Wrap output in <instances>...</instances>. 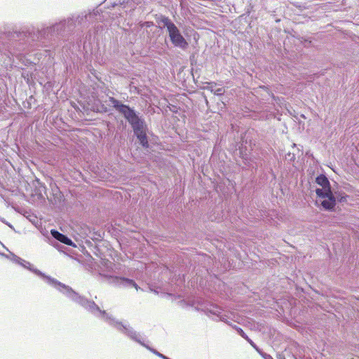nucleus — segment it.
Masks as SVG:
<instances>
[{"mask_svg": "<svg viewBox=\"0 0 359 359\" xmlns=\"http://www.w3.org/2000/svg\"><path fill=\"white\" fill-rule=\"evenodd\" d=\"M95 12L73 13L58 19L41 29L34 27H24L4 33L5 41L0 44V52L18 55L27 49L35 47H57L66 41L82 42L81 34L87 23L97 18ZM79 46H81L79 44Z\"/></svg>", "mask_w": 359, "mask_h": 359, "instance_id": "1", "label": "nucleus"}, {"mask_svg": "<svg viewBox=\"0 0 359 359\" xmlns=\"http://www.w3.org/2000/svg\"><path fill=\"white\" fill-rule=\"evenodd\" d=\"M109 102L113 109L121 114L133 130L140 146L145 149L150 148L148 136L149 126L144 115L135 109L134 107L123 103L114 97H109Z\"/></svg>", "mask_w": 359, "mask_h": 359, "instance_id": "2", "label": "nucleus"}, {"mask_svg": "<svg viewBox=\"0 0 359 359\" xmlns=\"http://www.w3.org/2000/svg\"><path fill=\"white\" fill-rule=\"evenodd\" d=\"M315 182L320 187L315 189L317 196L315 205L320 210L335 212L338 204L347 202L348 196L342 190L332 188L325 173L319 174Z\"/></svg>", "mask_w": 359, "mask_h": 359, "instance_id": "3", "label": "nucleus"}, {"mask_svg": "<svg viewBox=\"0 0 359 359\" xmlns=\"http://www.w3.org/2000/svg\"><path fill=\"white\" fill-rule=\"evenodd\" d=\"M24 269L29 270V271L39 276L40 278L43 280L47 284L54 287L60 293L63 294L66 298L73 303L80 306L85 309L88 313H91L96 304L93 300L86 298L85 296L80 294L79 292L75 291L72 287L67 285L58 280L51 277L49 275H46L41 271L39 270L29 262L25 263Z\"/></svg>", "mask_w": 359, "mask_h": 359, "instance_id": "4", "label": "nucleus"}, {"mask_svg": "<svg viewBox=\"0 0 359 359\" xmlns=\"http://www.w3.org/2000/svg\"><path fill=\"white\" fill-rule=\"evenodd\" d=\"M90 314L95 318L104 321L110 326L116 328L118 332L146 348L148 351L160 358L162 359L163 358V354L146 344L144 342V339L142 337L141 334L135 331L128 323H123L116 319L111 314L107 313L105 310H102L97 304Z\"/></svg>", "mask_w": 359, "mask_h": 359, "instance_id": "5", "label": "nucleus"}, {"mask_svg": "<svg viewBox=\"0 0 359 359\" xmlns=\"http://www.w3.org/2000/svg\"><path fill=\"white\" fill-rule=\"evenodd\" d=\"M154 18L157 24L156 27L162 31L165 30L167 36L174 47L182 50H186L188 48V41L172 20L161 13L155 14Z\"/></svg>", "mask_w": 359, "mask_h": 359, "instance_id": "6", "label": "nucleus"}, {"mask_svg": "<svg viewBox=\"0 0 359 359\" xmlns=\"http://www.w3.org/2000/svg\"><path fill=\"white\" fill-rule=\"evenodd\" d=\"M92 12H95L97 14V19L93 18L92 20L87 23V27L85 28V29H87L90 23H93L96 21L93 26V30H89L88 33L82 39L81 43L83 45V50L86 51H87L88 48L91 47L93 42H96L97 44L99 43L103 36V32L104 30V25L100 22L102 16L100 15L99 11L93 10Z\"/></svg>", "mask_w": 359, "mask_h": 359, "instance_id": "7", "label": "nucleus"}, {"mask_svg": "<svg viewBox=\"0 0 359 359\" xmlns=\"http://www.w3.org/2000/svg\"><path fill=\"white\" fill-rule=\"evenodd\" d=\"M201 309L205 313L206 316H208L209 318H211L213 320L222 321L231 325L236 331L238 334H239L244 339L246 340L249 337L241 327L236 325H233L230 323L229 321L227 320L226 316L223 314V309L219 306L215 304H206Z\"/></svg>", "mask_w": 359, "mask_h": 359, "instance_id": "8", "label": "nucleus"}, {"mask_svg": "<svg viewBox=\"0 0 359 359\" xmlns=\"http://www.w3.org/2000/svg\"><path fill=\"white\" fill-rule=\"evenodd\" d=\"M50 233L53 239V241H50V244L58 251L68 255L67 252L65 251L67 248L62 246L61 244H65L67 246H72L74 248L76 247L74 242L70 238H69L67 235L60 233L57 229H51Z\"/></svg>", "mask_w": 359, "mask_h": 359, "instance_id": "9", "label": "nucleus"}, {"mask_svg": "<svg viewBox=\"0 0 359 359\" xmlns=\"http://www.w3.org/2000/svg\"><path fill=\"white\" fill-rule=\"evenodd\" d=\"M246 144H247L246 141L245 143L243 141V142L239 146V148H238L239 156L243 160V163L246 166H250L251 164L252 160L248 154V147L246 146Z\"/></svg>", "mask_w": 359, "mask_h": 359, "instance_id": "10", "label": "nucleus"}, {"mask_svg": "<svg viewBox=\"0 0 359 359\" xmlns=\"http://www.w3.org/2000/svg\"><path fill=\"white\" fill-rule=\"evenodd\" d=\"M116 283L126 287H135L137 290L139 287L134 280L126 277H116Z\"/></svg>", "mask_w": 359, "mask_h": 359, "instance_id": "11", "label": "nucleus"}, {"mask_svg": "<svg viewBox=\"0 0 359 359\" xmlns=\"http://www.w3.org/2000/svg\"><path fill=\"white\" fill-rule=\"evenodd\" d=\"M11 255L13 256V262L15 264H19L22 267H25V263H27V261L22 259L21 257L17 256L13 252H11Z\"/></svg>", "mask_w": 359, "mask_h": 359, "instance_id": "12", "label": "nucleus"}, {"mask_svg": "<svg viewBox=\"0 0 359 359\" xmlns=\"http://www.w3.org/2000/svg\"><path fill=\"white\" fill-rule=\"evenodd\" d=\"M97 111L101 114H105L109 111V109L104 104L100 103V104L97 107Z\"/></svg>", "mask_w": 359, "mask_h": 359, "instance_id": "13", "label": "nucleus"}, {"mask_svg": "<svg viewBox=\"0 0 359 359\" xmlns=\"http://www.w3.org/2000/svg\"><path fill=\"white\" fill-rule=\"evenodd\" d=\"M211 93L217 96H222L224 93V90L222 88H219L217 89L211 88Z\"/></svg>", "mask_w": 359, "mask_h": 359, "instance_id": "14", "label": "nucleus"}, {"mask_svg": "<svg viewBox=\"0 0 359 359\" xmlns=\"http://www.w3.org/2000/svg\"><path fill=\"white\" fill-rule=\"evenodd\" d=\"M285 159L290 162H293L295 160V155L293 153L287 152L285 154Z\"/></svg>", "mask_w": 359, "mask_h": 359, "instance_id": "15", "label": "nucleus"}, {"mask_svg": "<svg viewBox=\"0 0 359 359\" xmlns=\"http://www.w3.org/2000/svg\"><path fill=\"white\" fill-rule=\"evenodd\" d=\"M213 84L216 85V83L214 82L207 83L206 86H201V87H200V88L202 90H208L211 92V88H214L212 86Z\"/></svg>", "mask_w": 359, "mask_h": 359, "instance_id": "16", "label": "nucleus"}, {"mask_svg": "<svg viewBox=\"0 0 359 359\" xmlns=\"http://www.w3.org/2000/svg\"><path fill=\"white\" fill-rule=\"evenodd\" d=\"M189 60L191 66H196L197 65V59L194 54L190 56Z\"/></svg>", "mask_w": 359, "mask_h": 359, "instance_id": "17", "label": "nucleus"}, {"mask_svg": "<svg viewBox=\"0 0 359 359\" xmlns=\"http://www.w3.org/2000/svg\"><path fill=\"white\" fill-rule=\"evenodd\" d=\"M0 221L3 222L4 224H6L8 227H10L11 229L15 230L14 226L8 222H7L4 218L1 217Z\"/></svg>", "mask_w": 359, "mask_h": 359, "instance_id": "18", "label": "nucleus"}, {"mask_svg": "<svg viewBox=\"0 0 359 359\" xmlns=\"http://www.w3.org/2000/svg\"><path fill=\"white\" fill-rule=\"evenodd\" d=\"M246 341L252 346V347L254 349H257V345L250 337H248L246 339Z\"/></svg>", "mask_w": 359, "mask_h": 359, "instance_id": "19", "label": "nucleus"}, {"mask_svg": "<svg viewBox=\"0 0 359 359\" xmlns=\"http://www.w3.org/2000/svg\"><path fill=\"white\" fill-rule=\"evenodd\" d=\"M144 27L147 28H149L152 26H154V22L152 21H145L143 25Z\"/></svg>", "mask_w": 359, "mask_h": 359, "instance_id": "20", "label": "nucleus"}, {"mask_svg": "<svg viewBox=\"0 0 359 359\" xmlns=\"http://www.w3.org/2000/svg\"><path fill=\"white\" fill-rule=\"evenodd\" d=\"M261 356L263 359H273L272 356L266 353L264 354H261Z\"/></svg>", "mask_w": 359, "mask_h": 359, "instance_id": "21", "label": "nucleus"}, {"mask_svg": "<svg viewBox=\"0 0 359 359\" xmlns=\"http://www.w3.org/2000/svg\"><path fill=\"white\" fill-rule=\"evenodd\" d=\"M256 351L261 355V354H264L265 352H264L258 346H257V348L255 349Z\"/></svg>", "mask_w": 359, "mask_h": 359, "instance_id": "22", "label": "nucleus"}, {"mask_svg": "<svg viewBox=\"0 0 359 359\" xmlns=\"http://www.w3.org/2000/svg\"><path fill=\"white\" fill-rule=\"evenodd\" d=\"M256 351L261 355V354H264L265 352H264L258 346H257V348L255 349Z\"/></svg>", "mask_w": 359, "mask_h": 359, "instance_id": "23", "label": "nucleus"}, {"mask_svg": "<svg viewBox=\"0 0 359 359\" xmlns=\"http://www.w3.org/2000/svg\"><path fill=\"white\" fill-rule=\"evenodd\" d=\"M202 96L204 98V101H205L206 105H208L209 102H208V100L206 95H205V93H203Z\"/></svg>", "mask_w": 359, "mask_h": 359, "instance_id": "24", "label": "nucleus"}, {"mask_svg": "<svg viewBox=\"0 0 359 359\" xmlns=\"http://www.w3.org/2000/svg\"><path fill=\"white\" fill-rule=\"evenodd\" d=\"M1 256H3V257H6V258H7V259H10V257H11V253H10L9 255H7V254H5V253H4V252H1Z\"/></svg>", "mask_w": 359, "mask_h": 359, "instance_id": "25", "label": "nucleus"}, {"mask_svg": "<svg viewBox=\"0 0 359 359\" xmlns=\"http://www.w3.org/2000/svg\"><path fill=\"white\" fill-rule=\"evenodd\" d=\"M304 42L305 43V46L311 43V41L309 39H304Z\"/></svg>", "mask_w": 359, "mask_h": 359, "instance_id": "26", "label": "nucleus"}, {"mask_svg": "<svg viewBox=\"0 0 359 359\" xmlns=\"http://www.w3.org/2000/svg\"><path fill=\"white\" fill-rule=\"evenodd\" d=\"M97 236H98L99 238H97L96 239L98 240L99 241H101L102 239V236L100 235V233H99Z\"/></svg>", "mask_w": 359, "mask_h": 359, "instance_id": "27", "label": "nucleus"}, {"mask_svg": "<svg viewBox=\"0 0 359 359\" xmlns=\"http://www.w3.org/2000/svg\"><path fill=\"white\" fill-rule=\"evenodd\" d=\"M278 359H285V358L281 355H278Z\"/></svg>", "mask_w": 359, "mask_h": 359, "instance_id": "28", "label": "nucleus"}, {"mask_svg": "<svg viewBox=\"0 0 359 359\" xmlns=\"http://www.w3.org/2000/svg\"><path fill=\"white\" fill-rule=\"evenodd\" d=\"M86 244L88 245H92V243L90 241H86Z\"/></svg>", "mask_w": 359, "mask_h": 359, "instance_id": "29", "label": "nucleus"}, {"mask_svg": "<svg viewBox=\"0 0 359 359\" xmlns=\"http://www.w3.org/2000/svg\"><path fill=\"white\" fill-rule=\"evenodd\" d=\"M2 245H3V247H4V248H6V250H8V248H6L5 245H4L3 244H2Z\"/></svg>", "mask_w": 359, "mask_h": 359, "instance_id": "30", "label": "nucleus"}, {"mask_svg": "<svg viewBox=\"0 0 359 359\" xmlns=\"http://www.w3.org/2000/svg\"><path fill=\"white\" fill-rule=\"evenodd\" d=\"M13 262V256H11L10 259Z\"/></svg>", "mask_w": 359, "mask_h": 359, "instance_id": "31", "label": "nucleus"}]
</instances>
